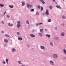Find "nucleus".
<instances>
[{
    "label": "nucleus",
    "instance_id": "1",
    "mask_svg": "<svg viewBox=\"0 0 66 66\" xmlns=\"http://www.w3.org/2000/svg\"><path fill=\"white\" fill-rule=\"evenodd\" d=\"M21 26V25H20V21H18L17 27H18V28H20V27Z\"/></svg>",
    "mask_w": 66,
    "mask_h": 66
},
{
    "label": "nucleus",
    "instance_id": "2",
    "mask_svg": "<svg viewBox=\"0 0 66 66\" xmlns=\"http://www.w3.org/2000/svg\"><path fill=\"white\" fill-rule=\"evenodd\" d=\"M53 57L55 59H57V55L56 54H54L53 55Z\"/></svg>",
    "mask_w": 66,
    "mask_h": 66
},
{
    "label": "nucleus",
    "instance_id": "3",
    "mask_svg": "<svg viewBox=\"0 0 66 66\" xmlns=\"http://www.w3.org/2000/svg\"><path fill=\"white\" fill-rule=\"evenodd\" d=\"M27 7L29 8V7H30V8H32L33 7V6H32V5H30V4H27Z\"/></svg>",
    "mask_w": 66,
    "mask_h": 66
},
{
    "label": "nucleus",
    "instance_id": "4",
    "mask_svg": "<svg viewBox=\"0 0 66 66\" xmlns=\"http://www.w3.org/2000/svg\"><path fill=\"white\" fill-rule=\"evenodd\" d=\"M46 14L47 15H49V11H48V10H46Z\"/></svg>",
    "mask_w": 66,
    "mask_h": 66
},
{
    "label": "nucleus",
    "instance_id": "5",
    "mask_svg": "<svg viewBox=\"0 0 66 66\" xmlns=\"http://www.w3.org/2000/svg\"><path fill=\"white\" fill-rule=\"evenodd\" d=\"M30 36H31V37H35V36L32 34H30Z\"/></svg>",
    "mask_w": 66,
    "mask_h": 66
},
{
    "label": "nucleus",
    "instance_id": "6",
    "mask_svg": "<svg viewBox=\"0 0 66 66\" xmlns=\"http://www.w3.org/2000/svg\"><path fill=\"white\" fill-rule=\"evenodd\" d=\"M8 25L9 26H10V27H12V26H13V24H11L10 23H8Z\"/></svg>",
    "mask_w": 66,
    "mask_h": 66
},
{
    "label": "nucleus",
    "instance_id": "7",
    "mask_svg": "<svg viewBox=\"0 0 66 66\" xmlns=\"http://www.w3.org/2000/svg\"><path fill=\"white\" fill-rule=\"evenodd\" d=\"M50 64H51L52 65H54V63H53V61H51L50 62Z\"/></svg>",
    "mask_w": 66,
    "mask_h": 66
},
{
    "label": "nucleus",
    "instance_id": "8",
    "mask_svg": "<svg viewBox=\"0 0 66 66\" xmlns=\"http://www.w3.org/2000/svg\"><path fill=\"white\" fill-rule=\"evenodd\" d=\"M21 3L22 4V6H24V5H25V3H24V2H21Z\"/></svg>",
    "mask_w": 66,
    "mask_h": 66
},
{
    "label": "nucleus",
    "instance_id": "9",
    "mask_svg": "<svg viewBox=\"0 0 66 66\" xmlns=\"http://www.w3.org/2000/svg\"><path fill=\"white\" fill-rule=\"evenodd\" d=\"M40 31L41 33H43L44 31V29H40Z\"/></svg>",
    "mask_w": 66,
    "mask_h": 66
},
{
    "label": "nucleus",
    "instance_id": "10",
    "mask_svg": "<svg viewBox=\"0 0 66 66\" xmlns=\"http://www.w3.org/2000/svg\"><path fill=\"white\" fill-rule=\"evenodd\" d=\"M18 40H22V39L21 37L18 38Z\"/></svg>",
    "mask_w": 66,
    "mask_h": 66
},
{
    "label": "nucleus",
    "instance_id": "11",
    "mask_svg": "<svg viewBox=\"0 0 66 66\" xmlns=\"http://www.w3.org/2000/svg\"><path fill=\"white\" fill-rule=\"evenodd\" d=\"M40 47L42 49H45V47H44V46H41Z\"/></svg>",
    "mask_w": 66,
    "mask_h": 66
},
{
    "label": "nucleus",
    "instance_id": "12",
    "mask_svg": "<svg viewBox=\"0 0 66 66\" xmlns=\"http://www.w3.org/2000/svg\"><path fill=\"white\" fill-rule=\"evenodd\" d=\"M4 42H5V43H8V40H7L6 39H4Z\"/></svg>",
    "mask_w": 66,
    "mask_h": 66
},
{
    "label": "nucleus",
    "instance_id": "13",
    "mask_svg": "<svg viewBox=\"0 0 66 66\" xmlns=\"http://www.w3.org/2000/svg\"><path fill=\"white\" fill-rule=\"evenodd\" d=\"M0 6L1 7H3L4 6V5L0 4Z\"/></svg>",
    "mask_w": 66,
    "mask_h": 66
},
{
    "label": "nucleus",
    "instance_id": "14",
    "mask_svg": "<svg viewBox=\"0 0 66 66\" xmlns=\"http://www.w3.org/2000/svg\"><path fill=\"white\" fill-rule=\"evenodd\" d=\"M61 35L62 36H64L65 35V34L64 32H62L61 33Z\"/></svg>",
    "mask_w": 66,
    "mask_h": 66
},
{
    "label": "nucleus",
    "instance_id": "15",
    "mask_svg": "<svg viewBox=\"0 0 66 66\" xmlns=\"http://www.w3.org/2000/svg\"><path fill=\"white\" fill-rule=\"evenodd\" d=\"M12 52H14L16 51V49L15 48H13V49L12 50Z\"/></svg>",
    "mask_w": 66,
    "mask_h": 66
},
{
    "label": "nucleus",
    "instance_id": "16",
    "mask_svg": "<svg viewBox=\"0 0 66 66\" xmlns=\"http://www.w3.org/2000/svg\"><path fill=\"white\" fill-rule=\"evenodd\" d=\"M62 19H65V18H66V17H65L64 15H63L62 16Z\"/></svg>",
    "mask_w": 66,
    "mask_h": 66
},
{
    "label": "nucleus",
    "instance_id": "17",
    "mask_svg": "<svg viewBox=\"0 0 66 66\" xmlns=\"http://www.w3.org/2000/svg\"><path fill=\"white\" fill-rule=\"evenodd\" d=\"M56 7L57 8H58V9H61V7L58 5H56Z\"/></svg>",
    "mask_w": 66,
    "mask_h": 66
},
{
    "label": "nucleus",
    "instance_id": "18",
    "mask_svg": "<svg viewBox=\"0 0 66 66\" xmlns=\"http://www.w3.org/2000/svg\"><path fill=\"white\" fill-rule=\"evenodd\" d=\"M37 8L38 9H40V6H39V5H38L37 6Z\"/></svg>",
    "mask_w": 66,
    "mask_h": 66
},
{
    "label": "nucleus",
    "instance_id": "19",
    "mask_svg": "<svg viewBox=\"0 0 66 66\" xmlns=\"http://www.w3.org/2000/svg\"><path fill=\"white\" fill-rule=\"evenodd\" d=\"M64 52L66 54V51L65 49H64L63 50Z\"/></svg>",
    "mask_w": 66,
    "mask_h": 66
},
{
    "label": "nucleus",
    "instance_id": "20",
    "mask_svg": "<svg viewBox=\"0 0 66 66\" xmlns=\"http://www.w3.org/2000/svg\"><path fill=\"white\" fill-rule=\"evenodd\" d=\"M31 12H33L34 11V9H32L31 10Z\"/></svg>",
    "mask_w": 66,
    "mask_h": 66
},
{
    "label": "nucleus",
    "instance_id": "21",
    "mask_svg": "<svg viewBox=\"0 0 66 66\" xmlns=\"http://www.w3.org/2000/svg\"><path fill=\"white\" fill-rule=\"evenodd\" d=\"M8 62H9V60L7 59L6 60V62L7 64H8Z\"/></svg>",
    "mask_w": 66,
    "mask_h": 66
},
{
    "label": "nucleus",
    "instance_id": "22",
    "mask_svg": "<svg viewBox=\"0 0 66 66\" xmlns=\"http://www.w3.org/2000/svg\"><path fill=\"white\" fill-rule=\"evenodd\" d=\"M50 44L51 46H53V44L52 42H51L50 43Z\"/></svg>",
    "mask_w": 66,
    "mask_h": 66
},
{
    "label": "nucleus",
    "instance_id": "23",
    "mask_svg": "<svg viewBox=\"0 0 66 66\" xmlns=\"http://www.w3.org/2000/svg\"><path fill=\"white\" fill-rule=\"evenodd\" d=\"M29 22L28 20H27L26 21V22L27 23H28V24H29Z\"/></svg>",
    "mask_w": 66,
    "mask_h": 66
},
{
    "label": "nucleus",
    "instance_id": "24",
    "mask_svg": "<svg viewBox=\"0 0 66 66\" xmlns=\"http://www.w3.org/2000/svg\"><path fill=\"white\" fill-rule=\"evenodd\" d=\"M9 6V7H10V8H13V7H14L13 6H11V5H10Z\"/></svg>",
    "mask_w": 66,
    "mask_h": 66
},
{
    "label": "nucleus",
    "instance_id": "25",
    "mask_svg": "<svg viewBox=\"0 0 66 66\" xmlns=\"http://www.w3.org/2000/svg\"><path fill=\"white\" fill-rule=\"evenodd\" d=\"M5 36L7 37H10V36L7 34H5Z\"/></svg>",
    "mask_w": 66,
    "mask_h": 66
},
{
    "label": "nucleus",
    "instance_id": "26",
    "mask_svg": "<svg viewBox=\"0 0 66 66\" xmlns=\"http://www.w3.org/2000/svg\"><path fill=\"white\" fill-rule=\"evenodd\" d=\"M49 7L50 9H52V6H49Z\"/></svg>",
    "mask_w": 66,
    "mask_h": 66
},
{
    "label": "nucleus",
    "instance_id": "27",
    "mask_svg": "<svg viewBox=\"0 0 66 66\" xmlns=\"http://www.w3.org/2000/svg\"><path fill=\"white\" fill-rule=\"evenodd\" d=\"M46 36H47V37H48V38H49V37H50V36L48 35H46Z\"/></svg>",
    "mask_w": 66,
    "mask_h": 66
},
{
    "label": "nucleus",
    "instance_id": "28",
    "mask_svg": "<svg viewBox=\"0 0 66 66\" xmlns=\"http://www.w3.org/2000/svg\"><path fill=\"white\" fill-rule=\"evenodd\" d=\"M48 22H51V19H49L48 20Z\"/></svg>",
    "mask_w": 66,
    "mask_h": 66
},
{
    "label": "nucleus",
    "instance_id": "29",
    "mask_svg": "<svg viewBox=\"0 0 66 66\" xmlns=\"http://www.w3.org/2000/svg\"><path fill=\"white\" fill-rule=\"evenodd\" d=\"M38 34L39 35V36H42V34L41 33H39Z\"/></svg>",
    "mask_w": 66,
    "mask_h": 66
},
{
    "label": "nucleus",
    "instance_id": "30",
    "mask_svg": "<svg viewBox=\"0 0 66 66\" xmlns=\"http://www.w3.org/2000/svg\"><path fill=\"white\" fill-rule=\"evenodd\" d=\"M36 14L37 15H39V13H38V12H37L36 13Z\"/></svg>",
    "mask_w": 66,
    "mask_h": 66
},
{
    "label": "nucleus",
    "instance_id": "31",
    "mask_svg": "<svg viewBox=\"0 0 66 66\" xmlns=\"http://www.w3.org/2000/svg\"><path fill=\"white\" fill-rule=\"evenodd\" d=\"M41 11H42L43 10V7H41Z\"/></svg>",
    "mask_w": 66,
    "mask_h": 66
},
{
    "label": "nucleus",
    "instance_id": "32",
    "mask_svg": "<svg viewBox=\"0 0 66 66\" xmlns=\"http://www.w3.org/2000/svg\"><path fill=\"white\" fill-rule=\"evenodd\" d=\"M18 63L19 64H21V61H19Z\"/></svg>",
    "mask_w": 66,
    "mask_h": 66
},
{
    "label": "nucleus",
    "instance_id": "33",
    "mask_svg": "<svg viewBox=\"0 0 66 66\" xmlns=\"http://www.w3.org/2000/svg\"><path fill=\"white\" fill-rule=\"evenodd\" d=\"M36 25L37 26H39V23H37L36 24Z\"/></svg>",
    "mask_w": 66,
    "mask_h": 66
},
{
    "label": "nucleus",
    "instance_id": "34",
    "mask_svg": "<svg viewBox=\"0 0 66 66\" xmlns=\"http://www.w3.org/2000/svg\"><path fill=\"white\" fill-rule=\"evenodd\" d=\"M6 12L5 11V12H4V13L3 15H5V14H6Z\"/></svg>",
    "mask_w": 66,
    "mask_h": 66
},
{
    "label": "nucleus",
    "instance_id": "35",
    "mask_svg": "<svg viewBox=\"0 0 66 66\" xmlns=\"http://www.w3.org/2000/svg\"><path fill=\"white\" fill-rule=\"evenodd\" d=\"M7 18H10L9 17V15H7Z\"/></svg>",
    "mask_w": 66,
    "mask_h": 66
},
{
    "label": "nucleus",
    "instance_id": "36",
    "mask_svg": "<svg viewBox=\"0 0 66 66\" xmlns=\"http://www.w3.org/2000/svg\"><path fill=\"white\" fill-rule=\"evenodd\" d=\"M32 32H34V30L33 29L32 30Z\"/></svg>",
    "mask_w": 66,
    "mask_h": 66
},
{
    "label": "nucleus",
    "instance_id": "37",
    "mask_svg": "<svg viewBox=\"0 0 66 66\" xmlns=\"http://www.w3.org/2000/svg\"><path fill=\"white\" fill-rule=\"evenodd\" d=\"M45 2L42 1V3H43V4H45Z\"/></svg>",
    "mask_w": 66,
    "mask_h": 66
},
{
    "label": "nucleus",
    "instance_id": "38",
    "mask_svg": "<svg viewBox=\"0 0 66 66\" xmlns=\"http://www.w3.org/2000/svg\"><path fill=\"white\" fill-rule=\"evenodd\" d=\"M39 24H43V23H39Z\"/></svg>",
    "mask_w": 66,
    "mask_h": 66
},
{
    "label": "nucleus",
    "instance_id": "39",
    "mask_svg": "<svg viewBox=\"0 0 66 66\" xmlns=\"http://www.w3.org/2000/svg\"><path fill=\"white\" fill-rule=\"evenodd\" d=\"M2 23H3V24H4V23L3 21H2Z\"/></svg>",
    "mask_w": 66,
    "mask_h": 66
},
{
    "label": "nucleus",
    "instance_id": "40",
    "mask_svg": "<svg viewBox=\"0 0 66 66\" xmlns=\"http://www.w3.org/2000/svg\"><path fill=\"white\" fill-rule=\"evenodd\" d=\"M17 34H18V35H19V32H17Z\"/></svg>",
    "mask_w": 66,
    "mask_h": 66
},
{
    "label": "nucleus",
    "instance_id": "41",
    "mask_svg": "<svg viewBox=\"0 0 66 66\" xmlns=\"http://www.w3.org/2000/svg\"><path fill=\"white\" fill-rule=\"evenodd\" d=\"M57 28V27H55V29L57 30V29H56Z\"/></svg>",
    "mask_w": 66,
    "mask_h": 66
},
{
    "label": "nucleus",
    "instance_id": "42",
    "mask_svg": "<svg viewBox=\"0 0 66 66\" xmlns=\"http://www.w3.org/2000/svg\"><path fill=\"white\" fill-rule=\"evenodd\" d=\"M53 1V2H55V0H52Z\"/></svg>",
    "mask_w": 66,
    "mask_h": 66
},
{
    "label": "nucleus",
    "instance_id": "43",
    "mask_svg": "<svg viewBox=\"0 0 66 66\" xmlns=\"http://www.w3.org/2000/svg\"><path fill=\"white\" fill-rule=\"evenodd\" d=\"M3 64H5V62L4 61L3 62Z\"/></svg>",
    "mask_w": 66,
    "mask_h": 66
},
{
    "label": "nucleus",
    "instance_id": "44",
    "mask_svg": "<svg viewBox=\"0 0 66 66\" xmlns=\"http://www.w3.org/2000/svg\"><path fill=\"white\" fill-rule=\"evenodd\" d=\"M43 1V0H40V2H42Z\"/></svg>",
    "mask_w": 66,
    "mask_h": 66
},
{
    "label": "nucleus",
    "instance_id": "45",
    "mask_svg": "<svg viewBox=\"0 0 66 66\" xmlns=\"http://www.w3.org/2000/svg\"><path fill=\"white\" fill-rule=\"evenodd\" d=\"M45 31H47V29H45Z\"/></svg>",
    "mask_w": 66,
    "mask_h": 66
},
{
    "label": "nucleus",
    "instance_id": "46",
    "mask_svg": "<svg viewBox=\"0 0 66 66\" xmlns=\"http://www.w3.org/2000/svg\"><path fill=\"white\" fill-rule=\"evenodd\" d=\"M22 66H25V65H24L23 64H22Z\"/></svg>",
    "mask_w": 66,
    "mask_h": 66
},
{
    "label": "nucleus",
    "instance_id": "47",
    "mask_svg": "<svg viewBox=\"0 0 66 66\" xmlns=\"http://www.w3.org/2000/svg\"><path fill=\"white\" fill-rule=\"evenodd\" d=\"M4 31H2V33H4Z\"/></svg>",
    "mask_w": 66,
    "mask_h": 66
},
{
    "label": "nucleus",
    "instance_id": "48",
    "mask_svg": "<svg viewBox=\"0 0 66 66\" xmlns=\"http://www.w3.org/2000/svg\"><path fill=\"white\" fill-rule=\"evenodd\" d=\"M3 1H4V0H2Z\"/></svg>",
    "mask_w": 66,
    "mask_h": 66
},
{
    "label": "nucleus",
    "instance_id": "49",
    "mask_svg": "<svg viewBox=\"0 0 66 66\" xmlns=\"http://www.w3.org/2000/svg\"><path fill=\"white\" fill-rule=\"evenodd\" d=\"M65 0H63V1H64Z\"/></svg>",
    "mask_w": 66,
    "mask_h": 66
},
{
    "label": "nucleus",
    "instance_id": "50",
    "mask_svg": "<svg viewBox=\"0 0 66 66\" xmlns=\"http://www.w3.org/2000/svg\"><path fill=\"white\" fill-rule=\"evenodd\" d=\"M56 3V4H57V3Z\"/></svg>",
    "mask_w": 66,
    "mask_h": 66
},
{
    "label": "nucleus",
    "instance_id": "51",
    "mask_svg": "<svg viewBox=\"0 0 66 66\" xmlns=\"http://www.w3.org/2000/svg\"><path fill=\"white\" fill-rule=\"evenodd\" d=\"M29 0V1H30V0Z\"/></svg>",
    "mask_w": 66,
    "mask_h": 66
}]
</instances>
